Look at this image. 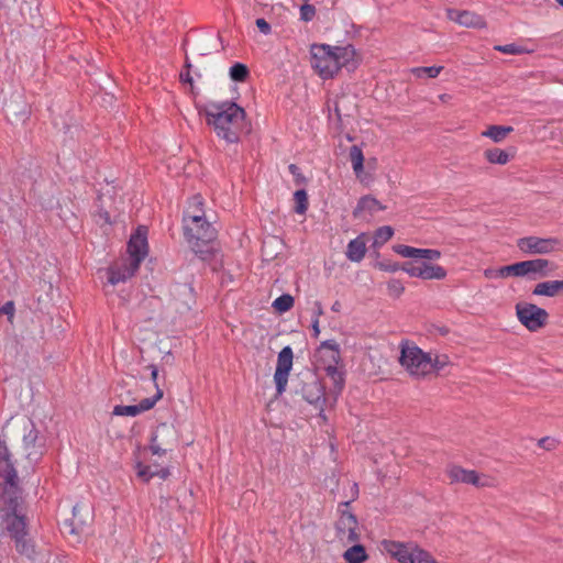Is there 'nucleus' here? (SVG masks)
I'll return each mask as SVG.
<instances>
[{"label":"nucleus","mask_w":563,"mask_h":563,"mask_svg":"<svg viewBox=\"0 0 563 563\" xmlns=\"http://www.w3.org/2000/svg\"><path fill=\"white\" fill-rule=\"evenodd\" d=\"M208 125L217 136L227 143H236L247 130L246 114L243 108L232 101L209 102L203 108Z\"/></svg>","instance_id":"nucleus-1"},{"label":"nucleus","mask_w":563,"mask_h":563,"mask_svg":"<svg viewBox=\"0 0 563 563\" xmlns=\"http://www.w3.org/2000/svg\"><path fill=\"white\" fill-rule=\"evenodd\" d=\"M324 372L333 384L329 393L325 394L323 385L318 378L313 377L311 382L305 384L302 395L309 404L320 409V417L325 420V416L323 415L324 409L335 406L344 388L345 371L344 365L333 357L332 361L324 366Z\"/></svg>","instance_id":"nucleus-2"},{"label":"nucleus","mask_w":563,"mask_h":563,"mask_svg":"<svg viewBox=\"0 0 563 563\" xmlns=\"http://www.w3.org/2000/svg\"><path fill=\"white\" fill-rule=\"evenodd\" d=\"M309 53L311 68L323 80L334 78L341 68L347 66L355 57L352 45L312 44Z\"/></svg>","instance_id":"nucleus-3"},{"label":"nucleus","mask_w":563,"mask_h":563,"mask_svg":"<svg viewBox=\"0 0 563 563\" xmlns=\"http://www.w3.org/2000/svg\"><path fill=\"white\" fill-rule=\"evenodd\" d=\"M2 511V528L9 532L10 537L14 540L16 550L31 556L34 552L33 545L26 538V523L23 515L19 510V496L16 490L3 492L1 496Z\"/></svg>","instance_id":"nucleus-4"},{"label":"nucleus","mask_w":563,"mask_h":563,"mask_svg":"<svg viewBox=\"0 0 563 563\" xmlns=\"http://www.w3.org/2000/svg\"><path fill=\"white\" fill-rule=\"evenodd\" d=\"M183 229L185 240L192 252L201 260H208L214 250L213 242L217 238L214 227L206 218L191 217V220L183 223Z\"/></svg>","instance_id":"nucleus-5"},{"label":"nucleus","mask_w":563,"mask_h":563,"mask_svg":"<svg viewBox=\"0 0 563 563\" xmlns=\"http://www.w3.org/2000/svg\"><path fill=\"white\" fill-rule=\"evenodd\" d=\"M397 360L413 376L439 372L449 363L448 354H399Z\"/></svg>","instance_id":"nucleus-6"},{"label":"nucleus","mask_w":563,"mask_h":563,"mask_svg":"<svg viewBox=\"0 0 563 563\" xmlns=\"http://www.w3.org/2000/svg\"><path fill=\"white\" fill-rule=\"evenodd\" d=\"M561 240L554 236L540 238L536 235L517 240V247L529 255H548L561 250Z\"/></svg>","instance_id":"nucleus-7"},{"label":"nucleus","mask_w":563,"mask_h":563,"mask_svg":"<svg viewBox=\"0 0 563 563\" xmlns=\"http://www.w3.org/2000/svg\"><path fill=\"white\" fill-rule=\"evenodd\" d=\"M555 269V265L542 257L528 260L511 264L514 277H528L537 279L549 276Z\"/></svg>","instance_id":"nucleus-8"},{"label":"nucleus","mask_w":563,"mask_h":563,"mask_svg":"<svg viewBox=\"0 0 563 563\" xmlns=\"http://www.w3.org/2000/svg\"><path fill=\"white\" fill-rule=\"evenodd\" d=\"M516 312L519 321L530 331L542 328L548 320V312L533 303H517Z\"/></svg>","instance_id":"nucleus-9"},{"label":"nucleus","mask_w":563,"mask_h":563,"mask_svg":"<svg viewBox=\"0 0 563 563\" xmlns=\"http://www.w3.org/2000/svg\"><path fill=\"white\" fill-rule=\"evenodd\" d=\"M338 540L343 544L354 543L358 540V522L356 517L347 510H342L335 523Z\"/></svg>","instance_id":"nucleus-10"},{"label":"nucleus","mask_w":563,"mask_h":563,"mask_svg":"<svg viewBox=\"0 0 563 563\" xmlns=\"http://www.w3.org/2000/svg\"><path fill=\"white\" fill-rule=\"evenodd\" d=\"M420 547L413 542H399L394 540H383L380 542V550L391 558L396 559L399 563H410L413 561Z\"/></svg>","instance_id":"nucleus-11"},{"label":"nucleus","mask_w":563,"mask_h":563,"mask_svg":"<svg viewBox=\"0 0 563 563\" xmlns=\"http://www.w3.org/2000/svg\"><path fill=\"white\" fill-rule=\"evenodd\" d=\"M0 484H4V490L18 489V476L11 461L5 442L0 438Z\"/></svg>","instance_id":"nucleus-12"},{"label":"nucleus","mask_w":563,"mask_h":563,"mask_svg":"<svg viewBox=\"0 0 563 563\" xmlns=\"http://www.w3.org/2000/svg\"><path fill=\"white\" fill-rule=\"evenodd\" d=\"M128 252L130 255L128 261L134 265V268H139L148 253L147 229L145 227H139L135 233L132 234L128 243Z\"/></svg>","instance_id":"nucleus-13"},{"label":"nucleus","mask_w":563,"mask_h":563,"mask_svg":"<svg viewBox=\"0 0 563 563\" xmlns=\"http://www.w3.org/2000/svg\"><path fill=\"white\" fill-rule=\"evenodd\" d=\"M22 446L25 457L31 462H37L44 452V444L38 441V431L33 424L24 428Z\"/></svg>","instance_id":"nucleus-14"},{"label":"nucleus","mask_w":563,"mask_h":563,"mask_svg":"<svg viewBox=\"0 0 563 563\" xmlns=\"http://www.w3.org/2000/svg\"><path fill=\"white\" fill-rule=\"evenodd\" d=\"M445 14L450 21L463 27L485 29L487 26L484 16L474 11L448 8Z\"/></svg>","instance_id":"nucleus-15"},{"label":"nucleus","mask_w":563,"mask_h":563,"mask_svg":"<svg viewBox=\"0 0 563 563\" xmlns=\"http://www.w3.org/2000/svg\"><path fill=\"white\" fill-rule=\"evenodd\" d=\"M292 369V354H278L274 383L276 386V396H282L287 387L288 377Z\"/></svg>","instance_id":"nucleus-16"},{"label":"nucleus","mask_w":563,"mask_h":563,"mask_svg":"<svg viewBox=\"0 0 563 563\" xmlns=\"http://www.w3.org/2000/svg\"><path fill=\"white\" fill-rule=\"evenodd\" d=\"M162 397L163 391L161 389H157L153 397L144 398L136 405L115 406L113 408V415L135 417L142 412L152 409Z\"/></svg>","instance_id":"nucleus-17"},{"label":"nucleus","mask_w":563,"mask_h":563,"mask_svg":"<svg viewBox=\"0 0 563 563\" xmlns=\"http://www.w3.org/2000/svg\"><path fill=\"white\" fill-rule=\"evenodd\" d=\"M139 268H134V265L128 260L114 263L107 271L108 283L112 286L119 283H124L131 278Z\"/></svg>","instance_id":"nucleus-18"},{"label":"nucleus","mask_w":563,"mask_h":563,"mask_svg":"<svg viewBox=\"0 0 563 563\" xmlns=\"http://www.w3.org/2000/svg\"><path fill=\"white\" fill-rule=\"evenodd\" d=\"M394 251L405 258H422L426 261H437L441 257V252L434 249H417L413 246L397 244Z\"/></svg>","instance_id":"nucleus-19"},{"label":"nucleus","mask_w":563,"mask_h":563,"mask_svg":"<svg viewBox=\"0 0 563 563\" xmlns=\"http://www.w3.org/2000/svg\"><path fill=\"white\" fill-rule=\"evenodd\" d=\"M366 254V235L360 234L347 244L345 255L351 262H361Z\"/></svg>","instance_id":"nucleus-20"},{"label":"nucleus","mask_w":563,"mask_h":563,"mask_svg":"<svg viewBox=\"0 0 563 563\" xmlns=\"http://www.w3.org/2000/svg\"><path fill=\"white\" fill-rule=\"evenodd\" d=\"M173 434H174L173 428H170L166 423L158 426L152 437V440H151V444H150L151 452L154 455L165 454L166 450L162 448V444H166V442L164 441V438L166 435H173Z\"/></svg>","instance_id":"nucleus-21"},{"label":"nucleus","mask_w":563,"mask_h":563,"mask_svg":"<svg viewBox=\"0 0 563 563\" xmlns=\"http://www.w3.org/2000/svg\"><path fill=\"white\" fill-rule=\"evenodd\" d=\"M135 468H136L137 477L144 483L150 482L154 477H159L161 479H165L169 476L168 468H164V467L151 466V465H144L142 463H137Z\"/></svg>","instance_id":"nucleus-22"},{"label":"nucleus","mask_w":563,"mask_h":563,"mask_svg":"<svg viewBox=\"0 0 563 563\" xmlns=\"http://www.w3.org/2000/svg\"><path fill=\"white\" fill-rule=\"evenodd\" d=\"M563 291V280H549L539 283L534 289L533 295L554 297Z\"/></svg>","instance_id":"nucleus-23"},{"label":"nucleus","mask_w":563,"mask_h":563,"mask_svg":"<svg viewBox=\"0 0 563 563\" xmlns=\"http://www.w3.org/2000/svg\"><path fill=\"white\" fill-rule=\"evenodd\" d=\"M446 277V269L441 265L431 264L429 261L422 262L421 279L442 280Z\"/></svg>","instance_id":"nucleus-24"},{"label":"nucleus","mask_w":563,"mask_h":563,"mask_svg":"<svg viewBox=\"0 0 563 563\" xmlns=\"http://www.w3.org/2000/svg\"><path fill=\"white\" fill-rule=\"evenodd\" d=\"M446 475L452 484L453 483L471 484L473 471L462 468L457 465H451L446 468Z\"/></svg>","instance_id":"nucleus-25"},{"label":"nucleus","mask_w":563,"mask_h":563,"mask_svg":"<svg viewBox=\"0 0 563 563\" xmlns=\"http://www.w3.org/2000/svg\"><path fill=\"white\" fill-rule=\"evenodd\" d=\"M385 207L374 197L365 196L360 199L355 210L354 217H358L363 211H368L369 213H374L378 210H384Z\"/></svg>","instance_id":"nucleus-26"},{"label":"nucleus","mask_w":563,"mask_h":563,"mask_svg":"<svg viewBox=\"0 0 563 563\" xmlns=\"http://www.w3.org/2000/svg\"><path fill=\"white\" fill-rule=\"evenodd\" d=\"M512 131V126L489 125L482 132V136L489 137L495 143H501Z\"/></svg>","instance_id":"nucleus-27"},{"label":"nucleus","mask_w":563,"mask_h":563,"mask_svg":"<svg viewBox=\"0 0 563 563\" xmlns=\"http://www.w3.org/2000/svg\"><path fill=\"white\" fill-rule=\"evenodd\" d=\"M203 201L200 196H195L189 200L188 208L184 213L183 223L187 222V220H191V217H197L198 219H205V211L202 209Z\"/></svg>","instance_id":"nucleus-28"},{"label":"nucleus","mask_w":563,"mask_h":563,"mask_svg":"<svg viewBox=\"0 0 563 563\" xmlns=\"http://www.w3.org/2000/svg\"><path fill=\"white\" fill-rule=\"evenodd\" d=\"M367 558L365 548L360 543L353 544L343 553V559L347 563H363Z\"/></svg>","instance_id":"nucleus-29"},{"label":"nucleus","mask_w":563,"mask_h":563,"mask_svg":"<svg viewBox=\"0 0 563 563\" xmlns=\"http://www.w3.org/2000/svg\"><path fill=\"white\" fill-rule=\"evenodd\" d=\"M484 157L490 164L506 165L510 161L511 155L501 148L493 147L485 150Z\"/></svg>","instance_id":"nucleus-30"},{"label":"nucleus","mask_w":563,"mask_h":563,"mask_svg":"<svg viewBox=\"0 0 563 563\" xmlns=\"http://www.w3.org/2000/svg\"><path fill=\"white\" fill-rule=\"evenodd\" d=\"M350 161L352 163L353 172L355 173L356 177L360 178L364 168V155L361 147L357 145H353L350 148Z\"/></svg>","instance_id":"nucleus-31"},{"label":"nucleus","mask_w":563,"mask_h":563,"mask_svg":"<svg viewBox=\"0 0 563 563\" xmlns=\"http://www.w3.org/2000/svg\"><path fill=\"white\" fill-rule=\"evenodd\" d=\"M394 235V230L389 225H384L378 228L374 233V247H379L386 242H388Z\"/></svg>","instance_id":"nucleus-32"},{"label":"nucleus","mask_w":563,"mask_h":563,"mask_svg":"<svg viewBox=\"0 0 563 563\" xmlns=\"http://www.w3.org/2000/svg\"><path fill=\"white\" fill-rule=\"evenodd\" d=\"M442 70H443V66H429V67L411 68L410 73L416 78H422V77L437 78L441 74Z\"/></svg>","instance_id":"nucleus-33"},{"label":"nucleus","mask_w":563,"mask_h":563,"mask_svg":"<svg viewBox=\"0 0 563 563\" xmlns=\"http://www.w3.org/2000/svg\"><path fill=\"white\" fill-rule=\"evenodd\" d=\"M471 485L478 487V488L496 487L497 481L489 475L479 474V473L473 471Z\"/></svg>","instance_id":"nucleus-34"},{"label":"nucleus","mask_w":563,"mask_h":563,"mask_svg":"<svg viewBox=\"0 0 563 563\" xmlns=\"http://www.w3.org/2000/svg\"><path fill=\"white\" fill-rule=\"evenodd\" d=\"M484 276L487 279H499L510 277L512 276L511 265L501 266L499 268H486L484 271Z\"/></svg>","instance_id":"nucleus-35"},{"label":"nucleus","mask_w":563,"mask_h":563,"mask_svg":"<svg viewBox=\"0 0 563 563\" xmlns=\"http://www.w3.org/2000/svg\"><path fill=\"white\" fill-rule=\"evenodd\" d=\"M294 306V298L288 294H284L273 301V308L283 313L290 310Z\"/></svg>","instance_id":"nucleus-36"},{"label":"nucleus","mask_w":563,"mask_h":563,"mask_svg":"<svg viewBox=\"0 0 563 563\" xmlns=\"http://www.w3.org/2000/svg\"><path fill=\"white\" fill-rule=\"evenodd\" d=\"M247 76H249V68L246 67V65L241 64V63H235L233 66H231L230 77L232 80L243 82L246 80Z\"/></svg>","instance_id":"nucleus-37"},{"label":"nucleus","mask_w":563,"mask_h":563,"mask_svg":"<svg viewBox=\"0 0 563 563\" xmlns=\"http://www.w3.org/2000/svg\"><path fill=\"white\" fill-rule=\"evenodd\" d=\"M296 202L295 211L299 214H303L308 209V195L303 189L297 190L294 194Z\"/></svg>","instance_id":"nucleus-38"},{"label":"nucleus","mask_w":563,"mask_h":563,"mask_svg":"<svg viewBox=\"0 0 563 563\" xmlns=\"http://www.w3.org/2000/svg\"><path fill=\"white\" fill-rule=\"evenodd\" d=\"M494 48L500 53L510 55H520L526 53V49L522 46L516 44L496 45Z\"/></svg>","instance_id":"nucleus-39"},{"label":"nucleus","mask_w":563,"mask_h":563,"mask_svg":"<svg viewBox=\"0 0 563 563\" xmlns=\"http://www.w3.org/2000/svg\"><path fill=\"white\" fill-rule=\"evenodd\" d=\"M387 289L389 295L396 298L400 297L405 291L402 283L398 279L389 280L387 284Z\"/></svg>","instance_id":"nucleus-40"},{"label":"nucleus","mask_w":563,"mask_h":563,"mask_svg":"<svg viewBox=\"0 0 563 563\" xmlns=\"http://www.w3.org/2000/svg\"><path fill=\"white\" fill-rule=\"evenodd\" d=\"M410 563H439L428 551L419 549L413 561Z\"/></svg>","instance_id":"nucleus-41"},{"label":"nucleus","mask_w":563,"mask_h":563,"mask_svg":"<svg viewBox=\"0 0 563 563\" xmlns=\"http://www.w3.org/2000/svg\"><path fill=\"white\" fill-rule=\"evenodd\" d=\"M401 269L410 277L421 278L422 263L419 265L407 263L401 267Z\"/></svg>","instance_id":"nucleus-42"},{"label":"nucleus","mask_w":563,"mask_h":563,"mask_svg":"<svg viewBox=\"0 0 563 563\" xmlns=\"http://www.w3.org/2000/svg\"><path fill=\"white\" fill-rule=\"evenodd\" d=\"M316 15V9L311 4H303L300 7V18L301 20L309 22Z\"/></svg>","instance_id":"nucleus-43"},{"label":"nucleus","mask_w":563,"mask_h":563,"mask_svg":"<svg viewBox=\"0 0 563 563\" xmlns=\"http://www.w3.org/2000/svg\"><path fill=\"white\" fill-rule=\"evenodd\" d=\"M14 312H15V307H14L13 301H8L0 308V316L5 314L8 317V320L10 323H12V321H13Z\"/></svg>","instance_id":"nucleus-44"},{"label":"nucleus","mask_w":563,"mask_h":563,"mask_svg":"<svg viewBox=\"0 0 563 563\" xmlns=\"http://www.w3.org/2000/svg\"><path fill=\"white\" fill-rule=\"evenodd\" d=\"M375 267L378 268L379 271H384V272H397L400 267L397 263H391V262H377L375 264Z\"/></svg>","instance_id":"nucleus-45"},{"label":"nucleus","mask_w":563,"mask_h":563,"mask_svg":"<svg viewBox=\"0 0 563 563\" xmlns=\"http://www.w3.org/2000/svg\"><path fill=\"white\" fill-rule=\"evenodd\" d=\"M399 352H423L420 347H418L413 342L408 340L401 341L399 344Z\"/></svg>","instance_id":"nucleus-46"},{"label":"nucleus","mask_w":563,"mask_h":563,"mask_svg":"<svg viewBox=\"0 0 563 563\" xmlns=\"http://www.w3.org/2000/svg\"><path fill=\"white\" fill-rule=\"evenodd\" d=\"M256 26L258 27V30L264 33V34H268L271 33V25L269 23L263 19V18H260L256 20Z\"/></svg>","instance_id":"nucleus-47"},{"label":"nucleus","mask_w":563,"mask_h":563,"mask_svg":"<svg viewBox=\"0 0 563 563\" xmlns=\"http://www.w3.org/2000/svg\"><path fill=\"white\" fill-rule=\"evenodd\" d=\"M190 63L188 62V58L186 59V64H185V67H186V71H181L180 73V79L185 82H189L191 84L192 79H191V76H190V71H189V68H190Z\"/></svg>","instance_id":"nucleus-48"},{"label":"nucleus","mask_w":563,"mask_h":563,"mask_svg":"<svg viewBox=\"0 0 563 563\" xmlns=\"http://www.w3.org/2000/svg\"><path fill=\"white\" fill-rule=\"evenodd\" d=\"M321 346L323 349L331 350V351H334V352L339 351V344L335 341H333V340L324 341Z\"/></svg>","instance_id":"nucleus-49"},{"label":"nucleus","mask_w":563,"mask_h":563,"mask_svg":"<svg viewBox=\"0 0 563 563\" xmlns=\"http://www.w3.org/2000/svg\"><path fill=\"white\" fill-rule=\"evenodd\" d=\"M148 367L151 369L152 380L154 382L155 388L157 390V389H159L158 384H157L158 369L155 365H150Z\"/></svg>","instance_id":"nucleus-50"},{"label":"nucleus","mask_w":563,"mask_h":563,"mask_svg":"<svg viewBox=\"0 0 563 563\" xmlns=\"http://www.w3.org/2000/svg\"><path fill=\"white\" fill-rule=\"evenodd\" d=\"M312 334L314 338H318L320 334V328H319V320L313 319L312 320Z\"/></svg>","instance_id":"nucleus-51"},{"label":"nucleus","mask_w":563,"mask_h":563,"mask_svg":"<svg viewBox=\"0 0 563 563\" xmlns=\"http://www.w3.org/2000/svg\"><path fill=\"white\" fill-rule=\"evenodd\" d=\"M314 318L313 319H318L319 320V317L323 313V310H322V306L320 302H314Z\"/></svg>","instance_id":"nucleus-52"},{"label":"nucleus","mask_w":563,"mask_h":563,"mask_svg":"<svg viewBox=\"0 0 563 563\" xmlns=\"http://www.w3.org/2000/svg\"><path fill=\"white\" fill-rule=\"evenodd\" d=\"M554 441L551 440L550 438H542L540 441H539V445L542 446V448H545V449H550V443H553Z\"/></svg>","instance_id":"nucleus-53"},{"label":"nucleus","mask_w":563,"mask_h":563,"mask_svg":"<svg viewBox=\"0 0 563 563\" xmlns=\"http://www.w3.org/2000/svg\"><path fill=\"white\" fill-rule=\"evenodd\" d=\"M289 172L294 175V176H298L299 175V168L297 165L295 164H290L289 165Z\"/></svg>","instance_id":"nucleus-54"},{"label":"nucleus","mask_w":563,"mask_h":563,"mask_svg":"<svg viewBox=\"0 0 563 563\" xmlns=\"http://www.w3.org/2000/svg\"><path fill=\"white\" fill-rule=\"evenodd\" d=\"M280 352H292L291 347L290 346H285L282 349Z\"/></svg>","instance_id":"nucleus-55"},{"label":"nucleus","mask_w":563,"mask_h":563,"mask_svg":"<svg viewBox=\"0 0 563 563\" xmlns=\"http://www.w3.org/2000/svg\"><path fill=\"white\" fill-rule=\"evenodd\" d=\"M446 98H448V95H441V96H440V99H441V100H446Z\"/></svg>","instance_id":"nucleus-56"},{"label":"nucleus","mask_w":563,"mask_h":563,"mask_svg":"<svg viewBox=\"0 0 563 563\" xmlns=\"http://www.w3.org/2000/svg\"><path fill=\"white\" fill-rule=\"evenodd\" d=\"M561 7H563V0H555Z\"/></svg>","instance_id":"nucleus-57"},{"label":"nucleus","mask_w":563,"mask_h":563,"mask_svg":"<svg viewBox=\"0 0 563 563\" xmlns=\"http://www.w3.org/2000/svg\"><path fill=\"white\" fill-rule=\"evenodd\" d=\"M245 563H254V562H245Z\"/></svg>","instance_id":"nucleus-58"}]
</instances>
